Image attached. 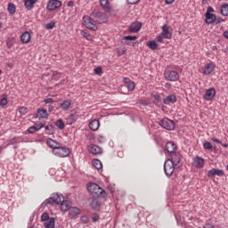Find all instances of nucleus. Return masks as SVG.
Returning <instances> with one entry per match:
<instances>
[{
  "label": "nucleus",
  "instance_id": "obj_57",
  "mask_svg": "<svg viewBox=\"0 0 228 228\" xmlns=\"http://www.w3.org/2000/svg\"><path fill=\"white\" fill-rule=\"evenodd\" d=\"M211 140H212V142H215L216 143H222V141H220V139L212 137Z\"/></svg>",
  "mask_w": 228,
  "mask_h": 228
},
{
  "label": "nucleus",
  "instance_id": "obj_9",
  "mask_svg": "<svg viewBox=\"0 0 228 228\" xmlns=\"http://www.w3.org/2000/svg\"><path fill=\"white\" fill-rule=\"evenodd\" d=\"M58 8H61V1H60V0H50L47 3L46 9L49 12H54V10H58Z\"/></svg>",
  "mask_w": 228,
  "mask_h": 228
},
{
  "label": "nucleus",
  "instance_id": "obj_8",
  "mask_svg": "<svg viewBox=\"0 0 228 228\" xmlns=\"http://www.w3.org/2000/svg\"><path fill=\"white\" fill-rule=\"evenodd\" d=\"M164 77H166L167 81H178L179 73L175 70H167L164 72Z\"/></svg>",
  "mask_w": 228,
  "mask_h": 228
},
{
  "label": "nucleus",
  "instance_id": "obj_59",
  "mask_svg": "<svg viewBox=\"0 0 228 228\" xmlns=\"http://www.w3.org/2000/svg\"><path fill=\"white\" fill-rule=\"evenodd\" d=\"M67 6H69V7L74 6V1L68 2Z\"/></svg>",
  "mask_w": 228,
  "mask_h": 228
},
{
  "label": "nucleus",
  "instance_id": "obj_1",
  "mask_svg": "<svg viewBox=\"0 0 228 228\" xmlns=\"http://www.w3.org/2000/svg\"><path fill=\"white\" fill-rule=\"evenodd\" d=\"M84 26L91 31H97L95 24H105L108 22V14L103 12H95L90 13V16L85 15L82 19Z\"/></svg>",
  "mask_w": 228,
  "mask_h": 228
},
{
  "label": "nucleus",
  "instance_id": "obj_48",
  "mask_svg": "<svg viewBox=\"0 0 228 228\" xmlns=\"http://www.w3.org/2000/svg\"><path fill=\"white\" fill-rule=\"evenodd\" d=\"M37 127H35V126H32L30 127H28V132L30 134H33L34 133H37Z\"/></svg>",
  "mask_w": 228,
  "mask_h": 228
},
{
  "label": "nucleus",
  "instance_id": "obj_56",
  "mask_svg": "<svg viewBox=\"0 0 228 228\" xmlns=\"http://www.w3.org/2000/svg\"><path fill=\"white\" fill-rule=\"evenodd\" d=\"M211 12H215V9H213V7H211V6H208L206 13H211Z\"/></svg>",
  "mask_w": 228,
  "mask_h": 228
},
{
  "label": "nucleus",
  "instance_id": "obj_24",
  "mask_svg": "<svg viewBox=\"0 0 228 228\" xmlns=\"http://www.w3.org/2000/svg\"><path fill=\"white\" fill-rule=\"evenodd\" d=\"M136 38H138L136 36H125L123 40H125L126 45H133V47H134V43H133V41L136 40Z\"/></svg>",
  "mask_w": 228,
  "mask_h": 228
},
{
  "label": "nucleus",
  "instance_id": "obj_12",
  "mask_svg": "<svg viewBox=\"0 0 228 228\" xmlns=\"http://www.w3.org/2000/svg\"><path fill=\"white\" fill-rule=\"evenodd\" d=\"M166 151L170 156L175 154V151H177V144H175L174 142H167L166 143Z\"/></svg>",
  "mask_w": 228,
  "mask_h": 228
},
{
  "label": "nucleus",
  "instance_id": "obj_47",
  "mask_svg": "<svg viewBox=\"0 0 228 228\" xmlns=\"http://www.w3.org/2000/svg\"><path fill=\"white\" fill-rule=\"evenodd\" d=\"M6 104H8V99H6L5 97L2 98L0 100V106H6Z\"/></svg>",
  "mask_w": 228,
  "mask_h": 228
},
{
  "label": "nucleus",
  "instance_id": "obj_29",
  "mask_svg": "<svg viewBox=\"0 0 228 228\" xmlns=\"http://www.w3.org/2000/svg\"><path fill=\"white\" fill-rule=\"evenodd\" d=\"M36 3H38V0H26L25 8H27V10H33L34 4H36Z\"/></svg>",
  "mask_w": 228,
  "mask_h": 228
},
{
  "label": "nucleus",
  "instance_id": "obj_61",
  "mask_svg": "<svg viewBox=\"0 0 228 228\" xmlns=\"http://www.w3.org/2000/svg\"><path fill=\"white\" fill-rule=\"evenodd\" d=\"M224 37L228 39V30L224 32Z\"/></svg>",
  "mask_w": 228,
  "mask_h": 228
},
{
  "label": "nucleus",
  "instance_id": "obj_31",
  "mask_svg": "<svg viewBox=\"0 0 228 228\" xmlns=\"http://www.w3.org/2000/svg\"><path fill=\"white\" fill-rule=\"evenodd\" d=\"M71 104H72L71 100H65L62 103H61V108L64 111H67V110H69V108H70Z\"/></svg>",
  "mask_w": 228,
  "mask_h": 228
},
{
  "label": "nucleus",
  "instance_id": "obj_55",
  "mask_svg": "<svg viewBox=\"0 0 228 228\" xmlns=\"http://www.w3.org/2000/svg\"><path fill=\"white\" fill-rule=\"evenodd\" d=\"M157 42L163 44V35L160 34L157 37Z\"/></svg>",
  "mask_w": 228,
  "mask_h": 228
},
{
  "label": "nucleus",
  "instance_id": "obj_49",
  "mask_svg": "<svg viewBox=\"0 0 228 228\" xmlns=\"http://www.w3.org/2000/svg\"><path fill=\"white\" fill-rule=\"evenodd\" d=\"M99 218H100V216H98L97 213H94V214L92 215V220H93V222H99Z\"/></svg>",
  "mask_w": 228,
  "mask_h": 228
},
{
  "label": "nucleus",
  "instance_id": "obj_43",
  "mask_svg": "<svg viewBox=\"0 0 228 228\" xmlns=\"http://www.w3.org/2000/svg\"><path fill=\"white\" fill-rule=\"evenodd\" d=\"M34 126L36 127L37 131H40V129H42V127H45V123H35Z\"/></svg>",
  "mask_w": 228,
  "mask_h": 228
},
{
  "label": "nucleus",
  "instance_id": "obj_2",
  "mask_svg": "<svg viewBox=\"0 0 228 228\" xmlns=\"http://www.w3.org/2000/svg\"><path fill=\"white\" fill-rule=\"evenodd\" d=\"M57 204L58 206L61 205V211H69L70 209V203L69 200H65L63 194H60L58 192H53L50 198L46 199L42 204V208H45V206H54Z\"/></svg>",
  "mask_w": 228,
  "mask_h": 228
},
{
  "label": "nucleus",
  "instance_id": "obj_39",
  "mask_svg": "<svg viewBox=\"0 0 228 228\" xmlns=\"http://www.w3.org/2000/svg\"><path fill=\"white\" fill-rule=\"evenodd\" d=\"M49 220H51V217H49V214L47 212L41 215V222H48Z\"/></svg>",
  "mask_w": 228,
  "mask_h": 228
},
{
  "label": "nucleus",
  "instance_id": "obj_4",
  "mask_svg": "<svg viewBox=\"0 0 228 228\" xmlns=\"http://www.w3.org/2000/svg\"><path fill=\"white\" fill-rule=\"evenodd\" d=\"M171 159H167V160L169 161V163H172L176 167V168H181L183 166V155L181 153L175 151L172 155H170Z\"/></svg>",
  "mask_w": 228,
  "mask_h": 228
},
{
  "label": "nucleus",
  "instance_id": "obj_45",
  "mask_svg": "<svg viewBox=\"0 0 228 228\" xmlns=\"http://www.w3.org/2000/svg\"><path fill=\"white\" fill-rule=\"evenodd\" d=\"M94 74H96V76H102V68L98 67V68L94 69Z\"/></svg>",
  "mask_w": 228,
  "mask_h": 228
},
{
  "label": "nucleus",
  "instance_id": "obj_28",
  "mask_svg": "<svg viewBox=\"0 0 228 228\" xmlns=\"http://www.w3.org/2000/svg\"><path fill=\"white\" fill-rule=\"evenodd\" d=\"M55 222H56V218L51 217L50 219H48V222L45 221L44 227H45V228H54V225L56 224Z\"/></svg>",
  "mask_w": 228,
  "mask_h": 228
},
{
  "label": "nucleus",
  "instance_id": "obj_20",
  "mask_svg": "<svg viewBox=\"0 0 228 228\" xmlns=\"http://www.w3.org/2000/svg\"><path fill=\"white\" fill-rule=\"evenodd\" d=\"M161 35L162 37H164V38H167V40H170L172 38V32L168 31V26H167V24L163 25Z\"/></svg>",
  "mask_w": 228,
  "mask_h": 228
},
{
  "label": "nucleus",
  "instance_id": "obj_64",
  "mask_svg": "<svg viewBox=\"0 0 228 228\" xmlns=\"http://www.w3.org/2000/svg\"><path fill=\"white\" fill-rule=\"evenodd\" d=\"M210 151H216V146H212V149Z\"/></svg>",
  "mask_w": 228,
  "mask_h": 228
},
{
  "label": "nucleus",
  "instance_id": "obj_6",
  "mask_svg": "<svg viewBox=\"0 0 228 228\" xmlns=\"http://www.w3.org/2000/svg\"><path fill=\"white\" fill-rule=\"evenodd\" d=\"M53 152L55 156H59V158H67V156L70 155V149H69L68 147L60 146L59 143Z\"/></svg>",
  "mask_w": 228,
  "mask_h": 228
},
{
  "label": "nucleus",
  "instance_id": "obj_3",
  "mask_svg": "<svg viewBox=\"0 0 228 228\" xmlns=\"http://www.w3.org/2000/svg\"><path fill=\"white\" fill-rule=\"evenodd\" d=\"M87 191H89L93 197H96V199H106V197H108L106 191L95 183H89L87 184Z\"/></svg>",
  "mask_w": 228,
  "mask_h": 228
},
{
  "label": "nucleus",
  "instance_id": "obj_10",
  "mask_svg": "<svg viewBox=\"0 0 228 228\" xmlns=\"http://www.w3.org/2000/svg\"><path fill=\"white\" fill-rule=\"evenodd\" d=\"M207 175L210 179H213L215 175H218V177H224V175H225V173L224 172L223 169L212 168L208 172Z\"/></svg>",
  "mask_w": 228,
  "mask_h": 228
},
{
  "label": "nucleus",
  "instance_id": "obj_42",
  "mask_svg": "<svg viewBox=\"0 0 228 228\" xmlns=\"http://www.w3.org/2000/svg\"><path fill=\"white\" fill-rule=\"evenodd\" d=\"M56 26V22L51 21L45 24V29H53Z\"/></svg>",
  "mask_w": 228,
  "mask_h": 228
},
{
  "label": "nucleus",
  "instance_id": "obj_53",
  "mask_svg": "<svg viewBox=\"0 0 228 228\" xmlns=\"http://www.w3.org/2000/svg\"><path fill=\"white\" fill-rule=\"evenodd\" d=\"M225 21V20H224L223 18H217L216 20V25H218V24H221V22H224Z\"/></svg>",
  "mask_w": 228,
  "mask_h": 228
},
{
  "label": "nucleus",
  "instance_id": "obj_32",
  "mask_svg": "<svg viewBox=\"0 0 228 228\" xmlns=\"http://www.w3.org/2000/svg\"><path fill=\"white\" fill-rule=\"evenodd\" d=\"M46 134H54V131H56V127L53 125H47L45 126Z\"/></svg>",
  "mask_w": 228,
  "mask_h": 228
},
{
  "label": "nucleus",
  "instance_id": "obj_58",
  "mask_svg": "<svg viewBox=\"0 0 228 228\" xmlns=\"http://www.w3.org/2000/svg\"><path fill=\"white\" fill-rule=\"evenodd\" d=\"M175 0H165L166 4H172Z\"/></svg>",
  "mask_w": 228,
  "mask_h": 228
},
{
  "label": "nucleus",
  "instance_id": "obj_13",
  "mask_svg": "<svg viewBox=\"0 0 228 228\" xmlns=\"http://www.w3.org/2000/svg\"><path fill=\"white\" fill-rule=\"evenodd\" d=\"M100 198H94L90 202V207L94 211H99L101 209V206H102V202L99 200Z\"/></svg>",
  "mask_w": 228,
  "mask_h": 228
},
{
  "label": "nucleus",
  "instance_id": "obj_37",
  "mask_svg": "<svg viewBox=\"0 0 228 228\" xmlns=\"http://www.w3.org/2000/svg\"><path fill=\"white\" fill-rule=\"evenodd\" d=\"M147 45L151 51H156L158 49V45L156 44V41H148Z\"/></svg>",
  "mask_w": 228,
  "mask_h": 228
},
{
  "label": "nucleus",
  "instance_id": "obj_62",
  "mask_svg": "<svg viewBox=\"0 0 228 228\" xmlns=\"http://www.w3.org/2000/svg\"><path fill=\"white\" fill-rule=\"evenodd\" d=\"M223 147H224V149H227V147H228V144L227 143H223V142H221L220 143Z\"/></svg>",
  "mask_w": 228,
  "mask_h": 228
},
{
  "label": "nucleus",
  "instance_id": "obj_54",
  "mask_svg": "<svg viewBox=\"0 0 228 228\" xmlns=\"http://www.w3.org/2000/svg\"><path fill=\"white\" fill-rule=\"evenodd\" d=\"M131 78L129 77H124L123 78V83H125V85H129V83H131Z\"/></svg>",
  "mask_w": 228,
  "mask_h": 228
},
{
  "label": "nucleus",
  "instance_id": "obj_23",
  "mask_svg": "<svg viewBox=\"0 0 228 228\" xmlns=\"http://www.w3.org/2000/svg\"><path fill=\"white\" fill-rule=\"evenodd\" d=\"M69 215L71 218H76L77 215H81V210L77 207H70Z\"/></svg>",
  "mask_w": 228,
  "mask_h": 228
},
{
  "label": "nucleus",
  "instance_id": "obj_18",
  "mask_svg": "<svg viewBox=\"0 0 228 228\" xmlns=\"http://www.w3.org/2000/svg\"><path fill=\"white\" fill-rule=\"evenodd\" d=\"M213 70H215V63L209 62L205 65V69L203 71V74L205 76H209V74H211Z\"/></svg>",
  "mask_w": 228,
  "mask_h": 228
},
{
  "label": "nucleus",
  "instance_id": "obj_16",
  "mask_svg": "<svg viewBox=\"0 0 228 228\" xmlns=\"http://www.w3.org/2000/svg\"><path fill=\"white\" fill-rule=\"evenodd\" d=\"M216 20V15L214 13H205V23L214 24Z\"/></svg>",
  "mask_w": 228,
  "mask_h": 228
},
{
  "label": "nucleus",
  "instance_id": "obj_60",
  "mask_svg": "<svg viewBox=\"0 0 228 228\" xmlns=\"http://www.w3.org/2000/svg\"><path fill=\"white\" fill-rule=\"evenodd\" d=\"M53 110H54V106H53V105H49V107H48V111H53Z\"/></svg>",
  "mask_w": 228,
  "mask_h": 228
},
{
  "label": "nucleus",
  "instance_id": "obj_40",
  "mask_svg": "<svg viewBox=\"0 0 228 228\" xmlns=\"http://www.w3.org/2000/svg\"><path fill=\"white\" fill-rule=\"evenodd\" d=\"M125 86L129 90V92H133L134 90V82H129L127 85H125Z\"/></svg>",
  "mask_w": 228,
  "mask_h": 228
},
{
  "label": "nucleus",
  "instance_id": "obj_36",
  "mask_svg": "<svg viewBox=\"0 0 228 228\" xmlns=\"http://www.w3.org/2000/svg\"><path fill=\"white\" fill-rule=\"evenodd\" d=\"M55 126L61 129V130H63L65 129V123L63 122V119L60 118V119H57L55 121Z\"/></svg>",
  "mask_w": 228,
  "mask_h": 228
},
{
  "label": "nucleus",
  "instance_id": "obj_34",
  "mask_svg": "<svg viewBox=\"0 0 228 228\" xmlns=\"http://www.w3.org/2000/svg\"><path fill=\"white\" fill-rule=\"evenodd\" d=\"M93 167H94V168H96V170H101V168H102V162H101V160L95 159L93 160Z\"/></svg>",
  "mask_w": 228,
  "mask_h": 228
},
{
  "label": "nucleus",
  "instance_id": "obj_5",
  "mask_svg": "<svg viewBox=\"0 0 228 228\" xmlns=\"http://www.w3.org/2000/svg\"><path fill=\"white\" fill-rule=\"evenodd\" d=\"M159 125L163 127V129H167V131H174V129H175V122L168 118L160 119L159 121Z\"/></svg>",
  "mask_w": 228,
  "mask_h": 228
},
{
  "label": "nucleus",
  "instance_id": "obj_26",
  "mask_svg": "<svg viewBox=\"0 0 228 228\" xmlns=\"http://www.w3.org/2000/svg\"><path fill=\"white\" fill-rule=\"evenodd\" d=\"M99 126H101V123L98 119H94L89 123V128L92 131H97V129H99Z\"/></svg>",
  "mask_w": 228,
  "mask_h": 228
},
{
  "label": "nucleus",
  "instance_id": "obj_51",
  "mask_svg": "<svg viewBox=\"0 0 228 228\" xmlns=\"http://www.w3.org/2000/svg\"><path fill=\"white\" fill-rule=\"evenodd\" d=\"M140 0H126L127 4H138Z\"/></svg>",
  "mask_w": 228,
  "mask_h": 228
},
{
  "label": "nucleus",
  "instance_id": "obj_38",
  "mask_svg": "<svg viewBox=\"0 0 228 228\" xmlns=\"http://www.w3.org/2000/svg\"><path fill=\"white\" fill-rule=\"evenodd\" d=\"M76 120H77V117H76V115L74 114H70L68 119V123L69 124V126H72L74 122H76Z\"/></svg>",
  "mask_w": 228,
  "mask_h": 228
},
{
  "label": "nucleus",
  "instance_id": "obj_15",
  "mask_svg": "<svg viewBox=\"0 0 228 228\" xmlns=\"http://www.w3.org/2000/svg\"><path fill=\"white\" fill-rule=\"evenodd\" d=\"M140 29H142V22L140 21L133 22L129 27L130 33H138Z\"/></svg>",
  "mask_w": 228,
  "mask_h": 228
},
{
  "label": "nucleus",
  "instance_id": "obj_11",
  "mask_svg": "<svg viewBox=\"0 0 228 228\" xmlns=\"http://www.w3.org/2000/svg\"><path fill=\"white\" fill-rule=\"evenodd\" d=\"M215 95H216V90L211 87L206 91L203 99H205V101H213L215 99Z\"/></svg>",
  "mask_w": 228,
  "mask_h": 228
},
{
  "label": "nucleus",
  "instance_id": "obj_14",
  "mask_svg": "<svg viewBox=\"0 0 228 228\" xmlns=\"http://www.w3.org/2000/svg\"><path fill=\"white\" fill-rule=\"evenodd\" d=\"M49 117V113H47V110L44 108H39L37 110L35 118H47Z\"/></svg>",
  "mask_w": 228,
  "mask_h": 228
},
{
  "label": "nucleus",
  "instance_id": "obj_63",
  "mask_svg": "<svg viewBox=\"0 0 228 228\" xmlns=\"http://www.w3.org/2000/svg\"><path fill=\"white\" fill-rule=\"evenodd\" d=\"M202 4H208V0H202Z\"/></svg>",
  "mask_w": 228,
  "mask_h": 228
},
{
  "label": "nucleus",
  "instance_id": "obj_41",
  "mask_svg": "<svg viewBox=\"0 0 228 228\" xmlns=\"http://www.w3.org/2000/svg\"><path fill=\"white\" fill-rule=\"evenodd\" d=\"M203 147L204 149H206L207 151H211V149H213V145L211 144V142H205L203 143Z\"/></svg>",
  "mask_w": 228,
  "mask_h": 228
},
{
  "label": "nucleus",
  "instance_id": "obj_7",
  "mask_svg": "<svg viewBox=\"0 0 228 228\" xmlns=\"http://www.w3.org/2000/svg\"><path fill=\"white\" fill-rule=\"evenodd\" d=\"M175 165L171 163L168 160H166L164 163V171L167 175V177H172L174 171L175 170Z\"/></svg>",
  "mask_w": 228,
  "mask_h": 228
},
{
  "label": "nucleus",
  "instance_id": "obj_52",
  "mask_svg": "<svg viewBox=\"0 0 228 228\" xmlns=\"http://www.w3.org/2000/svg\"><path fill=\"white\" fill-rule=\"evenodd\" d=\"M44 102H45V104H52V102H54V100H53V98H46Z\"/></svg>",
  "mask_w": 228,
  "mask_h": 228
},
{
  "label": "nucleus",
  "instance_id": "obj_27",
  "mask_svg": "<svg viewBox=\"0 0 228 228\" xmlns=\"http://www.w3.org/2000/svg\"><path fill=\"white\" fill-rule=\"evenodd\" d=\"M54 143H56L57 146H54ZM46 145H48V147H50V149H53V152L54 151H56V147H58V145H60V142L53 140L52 138H48L46 140Z\"/></svg>",
  "mask_w": 228,
  "mask_h": 228
},
{
  "label": "nucleus",
  "instance_id": "obj_33",
  "mask_svg": "<svg viewBox=\"0 0 228 228\" xmlns=\"http://www.w3.org/2000/svg\"><path fill=\"white\" fill-rule=\"evenodd\" d=\"M220 13L224 15V17H228V4L221 5Z\"/></svg>",
  "mask_w": 228,
  "mask_h": 228
},
{
  "label": "nucleus",
  "instance_id": "obj_25",
  "mask_svg": "<svg viewBox=\"0 0 228 228\" xmlns=\"http://www.w3.org/2000/svg\"><path fill=\"white\" fill-rule=\"evenodd\" d=\"M100 4L104 12H106L107 13H110V12H111V7L110 6V2L108 0H100Z\"/></svg>",
  "mask_w": 228,
  "mask_h": 228
},
{
  "label": "nucleus",
  "instance_id": "obj_22",
  "mask_svg": "<svg viewBox=\"0 0 228 228\" xmlns=\"http://www.w3.org/2000/svg\"><path fill=\"white\" fill-rule=\"evenodd\" d=\"M89 152L91 154H102V148L99 147L98 145L94 144L93 146L88 148Z\"/></svg>",
  "mask_w": 228,
  "mask_h": 228
},
{
  "label": "nucleus",
  "instance_id": "obj_17",
  "mask_svg": "<svg viewBox=\"0 0 228 228\" xmlns=\"http://www.w3.org/2000/svg\"><path fill=\"white\" fill-rule=\"evenodd\" d=\"M164 104H175V102H177V97L175 94H170L163 99Z\"/></svg>",
  "mask_w": 228,
  "mask_h": 228
},
{
  "label": "nucleus",
  "instance_id": "obj_30",
  "mask_svg": "<svg viewBox=\"0 0 228 228\" xmlns=\"http://www.w3.org/2000/svg\"><path fill=\"white\" fill-rule=\"evenodd\" d=\"M7 12L10 15H13L17 12V6L13 3H9L7 6Z\"/></svg>",
  "mask_w": 228,
  "mask_h": 228
},
{
  "label": "nucleus",
  "instance_id": "obj_35",
  "mask_svg": "<svg viewBox=\"0 0 228 228\" xmlns=\"http://www.w3.org/2000/svg\"><path fill=\"white\" fill-rule=\"evenodd\" d=\"M81 35L86 37V40H94V36L88 32V30H82Z\"/></svg>",
  "mask_w": 228,
  "mask_h": 228
},
{
  "label": "nucleus",
  "instance_id": "obj_44",
  "mask_svg": "<svg viewBox=\"0 0 228 228\" xmlns=\"http://www.w3.org/2000/svg\"><path fill=\"white\" fill-rule=\"evenodd\" d=\"M19 112H20V115H26V113H28V108L20 107L19 108Z\"/></svg>",
  "mask_w": 228,
  "mask_h": 228
},
{
  "label": "nucleus",
  "instance_id": "obj_46",
  "mask_svg": "<svg viewBox=\"0 0 228 228\" xmlns=\"http://www.w3.org/2000/svg\"><path fill=\"white\" fill-rule=\"evenodd\" d=\"M80 221H81L83 224H88V222H89L88 216H82L80 217Z\"/></svg>",
  "mask_w": 228,
  "mask_h": 228
},
{
  "label": "nucleus",
  "instance_id": "obj_50",
  "mask_svg": "<svg viewBox=\"0 0 228 228\" xmlns=\"http://www.w3.org/2000/svg\"><path fill=\"white\" fill-rule=\"evenodd\" d=\"M159 94H154L153 95V99L155 100L154 102H153V104H159Z\"/></svg>",
  "mask_w": 228,
  "mask_h": 228
},
{
  "label": "nucleus",
  "instance_id": "obj_19",
  "mask_svg": "<svg viewBox=\"0 0 228 228\" xmlns=\"http://www.w3.org/2000/svg\"><path fill=\"white\" fill-rule=\"evenodd\" d=\"M193 167L196 168H204V159L200 157H196L193 159Z\"/></svg>",
  "mask_w": 228,
  "mask_h": 228
},
{
  "label": "nucleus",
  "instance_id": "obj_21",
  "mask_svg": "<svg viewBox=\"0 0 228 228\" xmlns=\"http://www.w3.org/2000/svg\"><path fill=\"white\" fill-rule=\"evenodd\" d=\"M31 41V34L29 32L25 31L23 34L20 36V42L22 44H29Z\"/></svg>",
  "mask_w": 228,
  "mask_h": 228
}]
</instances>
